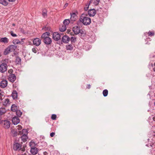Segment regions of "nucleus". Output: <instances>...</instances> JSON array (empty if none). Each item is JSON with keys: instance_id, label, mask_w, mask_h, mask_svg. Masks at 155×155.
<instances>
[{"instance_id": "f257e3e1", "label": "nucleus", "mask_w": 155, "mask_h": 155, "mask_svg": "<svg viewBox=\"0 0 155 155\" xmlns=\"http://www.w3.org/2000/svg\"><path fill=\"white\" fill-rule=\"evenodd\" d=\"M87 15L83 14L80 18V21L84 25H88L91 23V18L87 16Z\"/></svg>"}, {"instance_id": "f03ea898", "label": "nucleus", "mask_w": 155, "mask_h": 155, "mask_svg": "<svg viewBox=\"0 0 155 155\" xmlns=\"http://www.w3.org/2000/svg\"><path fill=\"white\" fill-rule=\"evenodd\" d=\"M49 34V32H46L44 33L41 36V38L44 42L47 45H50L52 42L51 39L48 37Z\"/></svg>"}, {"instance_id": "7ed1b4c3", "label": "nucleus", "mask_w": 155, "mask_h": 155, "mask_svg": "<svg viewBox=\"0 0 155 155\" xmlns=\"http://www.w3.org/2000/svg\"><path fill=\"white\" fill-rule=\"evenodd\" d=\"M17 46L12 45L8 46L5 49L4 51L3 54L5 55H6L9 53L14 51L17 48Z\"/></svg>"}, {"instance_id": "20e7f679", "label": "nucleus", "mask_w": 155, "mask_h": 155, "mask_svg": "<svg viewBox=\"0 0 155 155\" xmlns=\"http://www.w3.org/2000/svg\"><path fill=\"white\" fill-rule=\"evenodd\" d=\"M72 30L75 35H78L80 33L82 36V34H85L84 31L80 29V27L77 25H75L73 28Z\"/></svg>"}, {"instance_id": "39448f33", "label": "nucleus", "mask_w": 155, "mask_h": 155, "mask_svg": "<svg viewBox=\"0 0 155 155\" xmlns=\"http://www.w3.org/2000/svg\"><path fill=\"white\" fill-rule=\"evenodd\" d=\"M7 65L5 63H2L0 65V72L2 73H4L7 71Z\"/></svg>"}, {"instance_id": "423d86ee", "label": "nucleus", "mask_w": 155, "mask_h": 155, "mask_svg": "<svg viewBox=\"0 0 155 155\" xmlns=\"http://www.w3.org/2000/svg\"><path fill=\"white\" fill-rule=\"evenodd\" d=\"M61 35H62V34H59L57 32H54L53 34V38L55 41H58L61 39Z\"/></svg>"}, {"instance_id": "0eeeda50", "label": "nucleus", "mask_w": 155, "mask_h": 155, "mask_svg": "<svg viewBox=\"0 0 155 155\" xmlns=\"http://www.w3.org/2000/svg\"><path fill=\"white\" fill-rule=\"evenodd\" d=\"M21 145L19 143H15L13 144V148L15 150H19L21 149Z\"/></svg>"}, {"instance_id": "6e6552de", "label": "nucleus", "mask_w": 155, "mask_h": 155, "mask_svg": "<svg viewBox=\"0 0 155 155\" xmlns=\"http://www.w3.org/2000/svg\"><path fill=\"white\" fill-rule=\"evenodd\" d=\"M33 43L34 45L38 46L41 43V40L38 38H35L33 41Z\"/></svg>"}, {"instance_id": "1a4fd4ad", "label": "nucleus", "mask_w": 155, "mask_h": 155, "mask_svg": "<svg viewBox=\"0 0 155 155\" xmlns=\"http://www.w3.org/2000/svg\"><path fill=\"white\" fill-rule=\"evenodd\" d=\"M70 40L69 37L67 35L64 36L62 38V42L64 43H68Z\"/></svg>"}, {"instance_id": "9d476101", "label": "nucleus", "mask_w": 155, "mask_h": 155, "mask_svg": "<svg viewBox=\"0 0 155 155\" xmlns=\"http://www.w3.org/2000/svg\"><path fill=\"white\" fill-rule=\"evenodd\" d=\"M16 78L15 75L14 74H10L9 76L8 80L12 82H13Z\"/></svg>"}, {"instance_id": "9b49d317", "label": "nucleus", "mask_w": 155, "mask_h": 155, "mask_svg": "<svg viewBox=\"0 0 155 155\" xmlns=\"http://www.w3.org/2000/svg\"><path fill=\"white\" fill-rule=\"evenodd\" d=\"M3 124V127L5 128H8L10 127V122L8 120H4Z\"/></svg>"}, {"instance_id": "f8f14e48", "label": "nucleus", "mask_w": 155, "mask_h": 155, "mask_svg": "<svg viewBox=\"0 0 155 155\" xmlns=\"http://www.w3.org/2000/svg\"><path fill=\"white\" fill-rule=\"evenodd\" d=\"M88 13L90 16H93L96 14V11L94 9L89 10Z\"/></svg>"}, {"instance_id": "ddd939ff", "label": "nucleus", "mask_w": 155, "mask_h": 155, "mask_svg": "<svg viewBox=\"0 0 155 155\" xmlns=\"http://www.w3.org/2000/svg\"><path fill=\"white\" fill-rule=\"evenodd\" d=\"M12 121L13 124L16 125L19 122L20 120L18 117H15L12 119Z\"/></svg>"}, {"instance_id": "4468645a", "label": "nucleus", "mask_w": 155, "mask_h": 155, "mask_svg": "<svg viewBox=\"0 0 155 155\" xmlns=\"http://www.w3.org/2000/svg\"><path fill=\"white\" fill-rule=\"evenodd\" d=\"M71 20L72 21H75L77 18V16L74 13H71Z\"/></svg>"}, {"instance_id": "2eb2a0df", "label": "nucleus", "mask_w": 155, "mask_h": 155, "mask_svg": "<svg viewBox=\"0 0 155 155\" xmlns=\"http://www.w3.org/2000/svg\"><path fill=\"white\" fill-rule=\"evenodd\" d=\"M8 82L6 80H3L1 83V87L2 88H5L7 85Z\"/></svg>"}, {"instance_id": "dca6fc26", "label": "nucleus", "mask_w": 155, "mask_h": 155, "mask_svg": "<svg viewBox=\"0 0 155 155\" xmlns=\"http://www.w3.org/2000/svg\"><path fill=\"white\" fill-rule=\"evenodd\" d=\"M38 148L36 147H33L31 148V152L32 154L33 155L36 154L38 153Z\"/></svg>"}, {"instance_id": "f3484780", "label": "nucleus", "mask_w": 155, "mask_h": 155, "mask_svg": "<svg viewBox=\"0 0 155 155\" xmlns=\"http://www.w3.org/2000/svg\"><path fill=\"white\" fill-rule=\"evenodd\" d=\"M12 95L14 99H17L18 97V93L16 91H13L12 92Z\"/></svg>"}, {"instance_id": "a211bd4d", "label": "nucleus", "mask_w": 155, "mask_h": 155, "mask_svg": "<svg viewBox=\"0 0 155 155\" xmlns=\"http://www.w3.org/2000/svg\"><path fill=\"white\" fill-rule=\"evenodd\" d=\"M0 41L1 42L7 43L8 42V39L6 37L2 38H1Z\"/></svg>"}, {"instance_id": "6ab92c4d", "label": "nucleus", "mask_w": 155, "mask_h": 155, "mask_svg": "<svg viewBox=\"0 0 155 155\" xmlns=\"http://www.w3.org/2000/svg\"><path fill=\"white\" fill-rule=\"evenodd\" d=\"M28 137L26 134H23L21 137V140L23 142H25L27 141V139Z\"/></svg>"}, {"instance_id": "aec40b11", "label": "nucleus", "mask_w": 155, "mask_h": 155, "mask_svg": "<svg viewBox=\"0 0 155 155\" xmlns=\"http://www.w3.org/2000/svg\"><path fill=\"white\" fill-rule=\"evenodd\" d=\"M11 110L13 112H16L17 110V106L15 104H12L11 106Z\"/></svg>"}, {"instance_id": "412c9836", "label": "nucleus", "mask_w": 155, "mask_h": 155, "mask_svg": "<svg viewBox=\"0 0 155 155\" xmlns=\"http://www.w3.org/2000/svg\"><path fill=\"white\" fill-rule=\"evenodd\" d=\"M9 100L7 98L5 99L4 101L2 102V104L5 106L7 105L9 103Z\"/></svg>"}, {"instance_id": "4be33fe9", "label": "nucleus", "mask_w": 155, "mask_h": 155, "mask_svg": "<svg viewBox=\"0 0 155 155\" xmlns=\"http://www.w3.org/2000/svg\"><path fill=\"white\" fill-rule=\"evenodd\" d=\"M6 112V110L5 107L0 108V116L4 114Z\"/></svg>"}, {"instance_id": "5701e85b", "label": "nucleus", "mask_w": 155, "mask_h": 155, "mask_svg": "<svg viewBox=\"0 0 155 155\" xmlns=\"http://www.w3.org/2000/svg\"><path fill=\"white\" fill-rule=\"evenodd\" d=\"M59 29L60 31L61 32L64 31L66 29V26L64 25H63L61 26V27H60Z\"/></svg>"}, {"instance_id": "b1692460", "label": "nucleus", "mask_w": 155, "mask_h": 155, "mask_svg": "<svg viewBox=\"0 0 155 155\" xmlns=\"http://www.w3.org/2000/svg\"><path fill=\"white\" fill-rule=\"evenodd\" d=\"M0 3L5 6L7 5L8 4V2L5 0H0Z\"/></svg>"}, {"instance_id": "393cba45", "label": "nucleus", "mask_w": 155, "mask_h": 155, "mask_svg": "<svg viewBox=\"0 0 155 155\" xmlns=\"http://www.w3.org/2000/svg\"><path fill=\"white\" fill-rule=\"evenodd\" d=\"M66 48L67 50H71L73 49V47L71 44H70L66 46Z\"/></svg>"}, {"instance_id": "a878e982", "label": "nucleus", "mask_w": 155, "mask_h": 155, "mask_svg": "<svg viewBox=\"0 0 155 155\" xmlns=\"http://www.w3.org/2000/svg\"><path fill=\"white\" fill-rule=\"evenodd\" d=\"M70 21L69 19H65L63 22L64 25L66 26L68 25L70 23Z\"/></svg>"}, {"instance_id": "bb28decb", "label": "nucleus", "mask_w": 155, "mask_h": 155, "mask_svg": "<svg viewBox=\"0 0 155 155\" xmlns=\"http://www.w3.org/2000/svg\"><path fill=\"white\" fill-rule=\"evenodd\" d=\"M11 132L13 134L14 136H16L17 134V131L16 129H13L12 130Z\"/></svg>"}, {"instance_id": "cd10ccee", "label": "nucleus", "mask_w": 155, "mask_h": 155, "mask_svg": "<svg viewBox=\"0 0 155 155\" xmlns=\"http://www.w3.org/2000/svg\"><path fill=\"white\" fill-rule=\"evenodd\" d=\"M29 145L30 146L31 148L33 147H35L36 144L34 142H31L29 143Z\"/></svg>"}, {"instance_id": "c85d7f7f", "label": "nucleus", "mask_w": 155, "mask_h": 155, "mask_svg": "<svg viewBox=\"0 0 155 155\" xmlns=\"http://www.w3.org/2000/svg\"><path fill=\"white\" fill-rule=\"evenodd\" d=\"M12 42L15 45L19 43H21V41L18 39L14 40L12 41Z\"/></svg>"}, {"instance_id": "c756f323", "label": "nucleus", "mask_w": 155, "mask_h": 155, "mask_svg": "<svg viewBox=\"0 0 155 155\" xmlns=\"http://www.w3.org/2000/svg\"><path fill=\"white\" fill-rule=\"evenodd\" d=\"M108 93V91L107 89H105L103 91V94L104 97H106L107 96Z\"/></svg>"}, {"instance_id": "7c9ffc66", "label": "nucleus", "mask_w": 155, "mask_h": 155, "mask_svg": "<svg viewBox=\"0 0 155 155\" xmlns=\"http://www.w3.org/2000/svg\"><path fill=\"white\" fill-rule=\"evenodd\" d=\"M148 36H153L154 35L155 33L153 31H149L148 32Z\"/></svg>"}, {"instance_id": "2f4dec72", "label": "nucleus", "mask_w": 155, "mask_h": 155, "mask_svg": "<svg viewBox=\"0 0 155 155\" xmlns=\"http://www.w3.org/2000/svg\"><path fill=\"white\" fill-rule=\"evenodd\" d=\"M21 59L19 57H17L16 58V61L17 64H20L21 62Z\"/></svg>"}, {"instance_id": "473e14b6", "label": "nucleus", "mask_w": 155, "mask_h": 155, "mask_svg": "<svg viewBox=\"0 0 155 155\" xmlns=\"http://www.w3.org/2000/svg\"><path fill=\"white\" fill-rule=\"evenodd\" d=\"M16 112L17 115L18 117H21L22 114V112L20 110H17Z\"/></svg>"}, {"instance_id": "72a5a7b5", "label": "nucleus", "mask_w": 155, "mask_h": 155, "mask_svg": "<svg viewBox=\"0 0 155 155\" xmlns=\"http://www.w3.org/2000/svg\"><path fill=\"white\" fill-rule=\"evenodd\" d=\"M22 134H26L27 135L28 134V132L27 130L25 129H23L22 131Z\"/></svg>"}, {"instance_id": "f704fd0d", "label": "nucleus", "mask_w": 155, "mask_h": 155, "mask_svg": "<svg viewBox=\"0 0 155 155\" xmlns=\"http://www.w3.org/2000/svg\"><path fill=\"white\" fill-rule=\"evenodd\" d=\"M42 15L44 17L47 16V11L46 10L43 11L42 13Z\"/></svg>"}, {"instance_id": "c9c22d12", "label": "nucleus", "mask_w": 155, "mask_h": 155, "mask_svg": "<svg viewBox=\"0 0 155 155\" xmlns=\"http://www.w3.org/2000/svg\"><path fill=\"white\" fill-rule=\"evenodd\" d=\"M37 50L38 49L36 48H32V51L35 53H36L37 52Z\"/></svg>"}, {"instance_id": "e433bc0d", "label": "nucleus", "mask_w": 155, "mask_h": 155, "mask_svg": "<svg viewBox=\"0 0 155 155\" xmlns=\"http://www.w3.org/2000/svg\"><path fill=\"white\" fill-rule=\"evenodd\" d=\"M3 96V93L1 92V91L0 90V100H2V97Z\"/></svg>"}, {"instance_id": "4c0bfd02", "label": "nucleus", "mask_w": 155, "mask_h": 155, "mask_svg": "<svg viewBox=\"0 0 155 155\" xmlns=\"http://www.w3.org/2000/svg\"><path fill=\"white\" fill-rule=\"evenodd\" d=\"M57 117V116L56 115L54 114H53L52 115L51 117V118L53 120H55L56 119Z\"/></svg>"}, {"instance_id": "58836bf2", "label": "nucleus", "mask_w": 155, "mask_h": 155, "mask_svg": "<svg viewBox=\"0 0 155 155\" xmlns=\"http://www.w3.org/2000/svg\"><path fill=\"white\" fill-rule=\"evenodd\" d=\"M10 33L11 35L13 37H16L17 36V35L16 34L14 33L12 31H11L10 32Z\"/></svg>"}, {"instance_id": "ea45409f", "label": "nucleus", "mask_w": 155, "mask_h": 155, "mask_svg": "<svg viewBox=\"0 0 155 155\" xmlns=\"http://www.w3.org/2000/svg\"><path fill=\"white\" fill-rule=\"evenodd\" d=\"M76 38L74 37H71V41L72 42H74L76 41Z\"/></svg>"}, {"instance_id": "a19ab883", "label": "nucleus", "mask_w": 155, "mask_h": 155, "mask_svg": "<svg viewBox=\"0 0 155 155\" xmlns=\"http://www.w3.org/2000/svg\"><path fill=\"white\" fill-rule=\"evenodd\" d=\"M16 127L17 129H17L19 130L21 129L22 128V127L21 125H18V126Z\"/></svg>"}, {"instance_id": "79ce46f5", "label": "nucleus", "mask_w": 155, "mask_h": 155, "mask_svg": "<svg viewBox=\"0 0 155 155\" xmlns=\"http://www.w3.org/2000/svg\"><path fill=\"white\" fill-rule=\"evenodd\" d=\"M13 71V70L12 69H10L8 70V72L10 74H11L12 73Z\"/></svg>"}, {"instance_id": "37998d69", "label": "nucleus", "mask_w": 155, "mask_h": 155, "mask_svg": "<svg viewBox=\"0 0 155 155\" xmlns=\"http://www.w3.org/2000/svg\"><path fill=\"white\" fill-rule=\"evenodd\" d=\"M55 133L54 132H52L50 133V136L51 137H53L55 135Z\"/></svg>"}, {"instance_id": "c03bdc74", "label": "nucleus", "mask_w": 155, "mask_h": 155, "mask_svg": "<svg viewBox=\"0 0 155 155\" xmlns=\"http://www.w3.org/2000/svg\"><path fill=\"white\" fill-rule=\"evenodd\" d=\"M88 8H89V5H86V7L84 8V10L87 11L88 9Z\"/></svg>"}, {"instance_id": "a18cd8bd", "label": "nucleus", "mask_w": 155, "mask_h": 155, "mask_svg": "<svg viewBox=\"0 0 155 155\" xmlns=\"http://www.w3.org/2000/svg\"><path fill=\"white\" fill-rule=\"evenodd\" d=\"M25 149L24 147L22 148L21 147V149L20 150H21V151H25Z\"/></svg>"}, {"instance_id": "49530a36", "label": "nucleus", "mask_w": 155, "mask_h": 155, "mask_svg": "<svg viewBox=\"0 0 155 155\" xmlns=\"http://www.w3.org/2000/svg\"><path fill=\"white\" fill-rule=\"evenodd\" d=\"M87 85V88L88 89H89L91 88V85L90 84H88Z\"/></svg>"}, {"instance_id": "de8ad7c7", "label": "nucleus", "mask_w": 155, "mask_h": 155, "mask_svg": "<svg viewBox=\"0 0 155 155\" xmlns=\"http://www.w3.org/2000/svg\"><path fill=\"white\" fill-rule=\"evenodd\" d=\"M45 29L46 30V31H49L50 30V28H48V27H45Z\"/></svg>"}, {"instance_id": "09e8293b", "label": "nucleus", "mask_w": 155, "mask_h": 155, "mask_svg": "<svg viewBox=\"0 0 155 155\" xmlns=\"http://www.w3.org/2000/svg\"><path fill=\"white\" fill-rule=\"evenodd\" d=\"M17 134H18V135L21 134H22V132H21V131H19L18 133H17Z\"/></svg>"}, {"instance_id": "8fccbe9b", "label": "nucleus", "mask_w": 155, "mask_h": 155, "mask_svg": "<svg viewBox=\"0 0 155 155\" xmlns=\"http://www.w3.org/2000/svg\"><path fill=\"white\" fill-rule=\"evenodd\" d=\"M4 121V120H0V124H2L3 123V122Z\"/></svg>"}, {"instance_id": "3c124183", "label": "nucleus", "mask_w": 155, "mask_h": 155, "mask_svg": "<svg viewBox=\"0 0 155 155\" xmlns=\"http://www.w3.org/2000/svg\"><path fill=\"white\" fill-rule=\"evenodd\" d=\"M68 5V3H66L65 5H64V7H66Z\"/></svg>"}, {"instance_id": "603ef678", "label": "nucleus", "mask_w": 155, "mask_h": 155, "mask_svg": "<svg viewBox=\"0 0 155 155\" xmlns=\"http://www.w3.org/2000/svg\"><path fill=\"white\" fill-rule=\"evenodd\" d=\"M96 2L95 3H96V4H98L100 0H96Z\"/></svg>"}, {"instance_id": "864d4df0", "label": "nucleus", "mask_w": 155, "mask_h": 155, "mask_svg": "<svg viewBox=\"0 0 155 155\" xmlns=\"http://www.w3.org/2000/svg\"><path fill=\"white\" fill-rule=\"evenodd\" d=\"M9 2H13L15 1V0H8Z\"/></svg>"}, {"instance_id": "5fc2aeb1", "label": "nucleus", "mask_w": 155, "mask_h": 155, "mask_svg": "<svg viewBox=\"0 0 155 155\" xmlns=\"http://www.w3.org/2000/svg\"><path fill=\"white\" fill-rule=\"evenodd\" d=\"M153 70L154 71H155V67L153 68Z\"/></svg>"}, {"instance_id": "6e6d98bb", "label": "nucleus", "mask_w": 155, "mask_h": 155, "mask_svg": "<svg viewBox=\"0 0 155 155\" xmlns=\"http://www.w3.org/2000/svg\"><path fill=\"white\" fill-rule=\"evenodd\" d=\"M12 25H13V26H15V24H14V23L13 24H12Z\"/></svg>"}, {"instance_id": "4d7b16f0", "label": "nucleus", "mask_w": 155, "mask_h": 155, "mask_svg": "<svg viewBox=\"0 0 155 155\" xmlns=\"http://www.w3.org/2000/svg\"><path fill=\"white\" fill-rule=\"evenodd\" d=\"M155 118V117H153V119H154Z\"/></svg>"}, {"instance_id": "13d9d810", "label": "nucleus", "mask_w": 155, "mask_h": 155, "mask_svg": "<svg viewBox=\"0 0 155 155\" xmlns=\"http://www.w3.org/2000/svg\"><path fill=\"white\" fill-rule=\"evenodd\" d=\"M25 39L24 38H23V39H21L22 40H24Z\"/></svg>"}, {"instance_id": "bf43d9fd", "label": "nucleus", "mask_w": 155, "mask_h": 155, "mask_svg": "<svg viewBox=\"0 0 155 155\" xmlns=\"http://www.w3.org/2000/svg\"><path fill=\"white\" fill-rule=\"evenodd\" d=\"M154 66H155V62L154 63Z\"/></svg>"}]
</instances>
